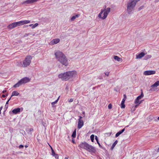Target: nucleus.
<instances>
[{"label":"nucleus","instance_id":"23","mask_svg":"<svg viewBox=\"0 0 159 159\" xmlns=\"http://www.w3.org/2000/svg\"><path fill=\"white\" fill-rule=\"evenodd\" d=\"M114 58L115 60H117V61H120L121 60V58H120L117 56H114Z\"/></svg>","mask_w":159,"mask_h":159},{"label":"nucleus","instance_id":"48","mask_svg":"<svg viewBox=\"0 0 159 159\" xmlns=\"http://www.w3.org/2000/svg\"><path fill=\"white\" fill-rule=\"evenodd\" d=\"M6 91H7L6 90H3L2 91V93H4L5 92H6Z\"/></svg>","mask_w":159,"mask_h":159},{"label":"nucleus","instance_id":"61","mask_svg":"<svg viewBox=\"0 0 159 159\" xmlns=\"http://www.w3.org/2000/svg\"><path fill=\"white\" fill-rule=\"evenodd\" d=\"M128 126V125H127V126H126V127H127Z\"/></svg>","mask_w":159,"mask_h":159},{"label":"nucleus","instance_id":"27","mask_svg":"<svg viewBox=\"0 0 159 159\" xmlns=\"http://www.w3.org/2000/svg\"><path fill=\"white\" fill-rule=\"evenodd\" d=\"M94 135L93 134H92L90 136V139L92 142H93V141L94 140Z\"/></svg>","mask_w":159,"mask_h":159},{"label":"nucleus","instance_id":"59","mask_svg":"<svg viewBox=\"0 0 159 159\" xmlns=\"http://www.w3.org/2000/svg\"><path fill=\"white\" fill-rule=\"evenodd\" d=\"M157 119L159 120V116L158 117Z\"/></svg>","mask_w":159,"mask_h":159},{"label":"nucleus","instance_id":"11","mask_svg":"<svg viewBox=\"0 0 159 159\" xmlns=\"http://www.w3.org/2000/svg\"><path fill=\"white\" fill-rule=\"evenodd\" d=\"M38 0H27L24 2H23L22 3V4H29L31 3H33L34 2H36Z\"/></svg>","mask_w":159,"mask_h":159},{"label":"nucleus","instance_id":"19","mask_svg":"<svg viewBox=\"0 0 159 159\" xmlns=\"http://www.w3.org/2000/svg\"><path fill=\"white\" fill-rule=\"evenodd\" d=\"M22 84L20 81L19 80L16 84L14 85L13 87L14 88L18 87Z\"/></svg>","mask_w":159,"mask_h":159},{"label":"nucleus","instance_id":"38","mask_svg":"<svg viewBox=\"0 0 159 159\" xmlns=\"http://www.w3.org/2000/svg\"><path fill=\"white\" fill-rule=\"evenodd\" d=\"M29 129L28 131H29V132H31L32 131H33V128H30V129Z\"/></svg>","mask_w":159,"mask_h":159},{"label":"nucleus","instance_id":"43","mask_svg":"<svg viewBox=\"0 0 159 159\" xmlns=\"http://www.w3.org/2000/svg\"><path fill=\"white\" fill-rule=\"evenodd\" d=\"M29 34H25L24 36V37H26V36H27Z\"/></svg>","mask_w":159,"mask_h":159},{"label":"nucleus","instance_id":"35","mask_svg":"<svg viewBox=\"0 0 159 159\" xmlns=\"http://www.w3.org/2000/svg\"><path fill=\"white\" fill-rule=\"evenodd\" d=\"M8 101H7L6 103L5 106V107L7 109L8 107Z\"/></svg>","mask_w":159,"mask_h":159},{"label":"nucleus","instance_id":"34","mask_svg":"<svg viewBox=\"0 0 159 159\" xmlns=\"http://www.w3.org/2000/svg\"><path fill=\"white\" fill-rule=\"evenodd\" d=\"M125 105L124 104H122V103H121V108H125Z\"/></svg>","mask_w":159,"mask_h":159},{"label":"nucleus","instance_id":"62","mask_svg":"<svg viewBox=\"0 0 159 159\" xmlns=\"http://www.w3.org/2000/svg\"><path fill=\"white\" fill-rule=\"evenodd\" d=\"M73 143H74V141H73Z\"/></svg>","mask_w":159,"mask_h":159},{"label":"nucleus","instance_id":"46","mask_svg":"<svg viewBox=\"0 0 159 159\" xmlns=\"http://www.w3.org/2000/svg\"><path fill=\"white\" fill-rule=\"evenodd\" d=\"M104 11V10H102L101 12H100V13H101V14H102Z\"/></svg>","mask_w":159,"mask_h":159},{"label":"nucleus","instance_id":"28","mask_svg":"<svg viewBox=\"0 0 159 159\" xmlns=\"http://www.w3.org/2000/svg\"><path fill=\"white\" fill-rule=\"evenodd\" d=\"M59 97H58V98H57V99L55 102H52L51 103V104H52V105L53 106V105H54L56 104L57 103V102H58V100H59Z\"/></svg>","mask_w":159,"mask_h":159},{"label":"nucleus","instance_id":"32","mask_svg":"<svg viewBox=\"0 0 159 159\" xmlns=\"http://www.w3.org/2000/svg\"><path fill=\"white\" fill-rule=\"evenodd\" d=\"M76 18V16H73L71 18V21H74L75 19Z\"/></svg>","mask_w":159,"mask_h":159},{"label":"nucleus","instance_id":"6","mask_svg":"<svg viewBox=\"0 0 159 159\" xmlns=\"http://www.w3.org/2000/svg\"><path fill=\"white\" fill-rule=\"evenodd\" d=\"M86 150L89 152L94 153H95L96 152V150L94 147L89 145L88 147Z\"/></svg>","mask_w":159,"mask_h":159},{"label":"nucleus","instance_id":"12","mask_svg":"<svg viewBox=\"0 0 159 159\" xmlns=\"http://www.w3.org/2000/svg\"><path fill=\"white\" fill-rule=\"evenodd\" d=\"M60 41V40L59 39H53L50 42V44L53 45L54 44H57Z\"/></svg>","mask_w":159,"mask_h":159},{"label":"nucleus","instance_id":"1","mask_svg":"<svg viewBox=\"0 0 159 159\" xmlns=\"http://www.w3.org/2000/svg\"><path fill=\"white\" fill-rule=\"evenodd\" d=\"M56 58L61 63L62 65L67 66L68 65L67 59L65 55L61 52L58 51L55 53Z\"/></svg>","mask_w":159,"mask_h":159},{"label":"nucleus","instance_id":"60","mask_svg":"<svg viewBox=\"0 0 159 159\" xmlns=\"http://www.w3.org/2000/svg\"><path fill=\"white\" fill-rule=\"evenodd\" d=\"M100 79H102V78H100Z\"/></svg>","mask_w":159,"mask_h":159},{"label":"nucleus","instance_id":"29","mask_svg":"<svg viewBox=\"0 0 159 159\" xmlns=\"http://www.w3.org/2000/svg\"><path fill=\"white\" fill-rule=\"evenodd\" d=\"M151 57H152V56L151 55H146L145 57V59H146V60L150 58Z\"/></svg>","mask_w":159,"mask_h":159},{"label":"nucleus","instance_id":"17","mask_svg":"<svg viewBox=\"0 0 159 159\" xmlns=\"http://www.w3.org/2000/svg\"><path fill=\"white\" fill-rule=\"evenodd\" d=\"M16 27V26L15 24V23H14V22L9 25L7 26V28L9 29H12Z\"/></svg>","mask_w":159,"mask_h":159},{"label":"nucleus","instance_id":"7","mask_svg":"<svg viewBox=\"0 0 159 159\" xmlns=\"http://www.w3.org/2000/svg\"><path fill=\"white\" fill-rule=\"evenodd\" d=\"M110 8L109 7H108L105 9V11L104 12L103 16L102 17L103 19H105L107 17L109 13L110 12Z\"/></svg>","mask_w":159,"mask_h":159},{"label":"nucleus","instance_id":"52","mask_svg":"<svg viewBox=\"0 0 159 159\" xmlns=\"http://www.w3.org/2000/svg\"><path fill=\"white\" fill-rule=\"evenodd\" d=\"M11 97H10L9 99L8 100H7V101H8V102H9V101L11 100Z\"/></svg>","mask_w":159,"mask_h":159},{"label":"nucleus","instance_id":"15","mask_svg":"<svg viewBox=\"0 0 159 159\" xmlns=\"http://www.w3.org/2000/svg\"><path fill=\"white\" fill-rule=\"evenodd\" d=\"M159 85V81H157L154 84L152 85L151 87L152 88L156 87L158 86ZM150 90L153 91L152 88L150 89Z\"/></svg>","mask_w":159,"mask_h":159},{"label":"nucleus","instance_id":"31","mask_svg":"<svg viewBox=\"0 0 159 159\" xmlns=\"http://www.w3.org/2000/svg\"><path fill=\"white\" fill-rule=\"evenodd\" d=\"M38 25V23H35L34 25H33V26H32V28H33V29L35 27L37 26Z\"/></svg>","mask_w":159,"mask_h":159},{"label":"nucleus","instance_id":"13","mask_svg":"<svg viewBox=\"0 0 159 159\" xmlns=\"http://www.w3.org/2000/svg\"><path fill=\"white\" fill-rule=\"evenodd\" d=\"M84 125V122L82 120H78V128L79 129H80Z\"/></svg>","mask_w":159,"mask_h":159},{"label":"nucleus","instance_id":"2","mask_svg":"<svg viewBox=\"0 0 159 159\" xmlns=\"http://www.w3.org/2000/svg\"><path fill=\"white\" fill-rule=\"evenodd\" d=\"M76 75V71H72L59 74L58 75V77L63 81H67L72 77L75 76Z\"/></svg>","mask_w":159,"mask_h":159},{"label":"nucleus","instance_id":"58","mask_svg":"<svg viewBox=\"0 0 159 159\" xmlns=\"http://www.w3.org/2000/svg\"><path fill=\"white\" fill-rule=\"evenodd\" d=\"M68 159V158L67 157H66L65 158V159Z\"/></svg>","mask_w":159,"mask_h":159},{"label":"nucleus","instance_id":"14","mask_svg":"<svg viewBox=\"0 0 159 159\" xmlns=\"http://www.w3.org/2000/svg\"><path fill=\"white\" fill-rule=\"evenodd\" d=\"M145 54L144 52H141L138 55H136V59H139L141 58L142 57L144 56Z\"/></svg>","mask_w":159,"mask_h":159},{"label":"nucleus","instance_id":"53","mask_svg":"<svg viewBox=\"0 0 159 159\" xmlns=\"http://www.w3.org/2000/svg\"><path fill=\"white\" fill-rule=\"evenodd\" d=\"M142 9V8L141 7H139V10H140L141 9Z\"/></svg>","mask_w":159,"mask_h":159},{"label":"nucleus","instance_id":"9","mask_svg":"<svg viewBox=\"0 0 159 159\" xmlns=\"http://www.w3.org/2000/svg\"><path fill=\"white\" fill-rule=\"evenodd\" d=\"M156 73L155 70H147L144 72V75H153Z\"/></svg>","mask_w":159,"mask_h":159},{"label":"nucleus","instance_id":"55","mask_svg":"<svg viewBox=\"0 0 159 159\" xmlns=\"http://www.w3.org/2000/svg\"><path fill=\"white\" fill-rule=\"evenodd\" d=\"M25 148H27V147H28V146L26 145L25 146Z\"/></svg>","mask_w":159,"mask_h":159},{"label":"nucleus","instance_id":"3","mask_svg":"<svg viewBox=\"0 0 159 159\" xmlns=\"http://www.w3.org/2000/svg\"><path fill=\"white\" fill-rule=\"evenodd\" d=\"M32 59V57L31 56H28L25 57V60L23 61L22 64V62H20L19 64H17V65L18 66L24 67H26L30 64Z\"/></svg>","mask_w":159,"mask_h":159},{"label":"nucleus","instance_id":"33","mask_svg":"<svg viewBox=\"0 0 159 159\" xmlns=\"http://www.w3.org/2000/svg\"><path fill=\"white\" fill-rule=\"evenodd\" d=\"M53 156H54L55 157V158L56 159H58L59 156H58V154H56L55 155H53Z\"/></svg>","mask_w":159,"mask_h":159},{"label":"nucleus","instance_id":"18","mask_svg":"<svg viewBox=\"0 0 159 159\" xmlns=\"http://www.w3.org/2000/svg\"><path fill=\"white\" fill-rule=\"evenodd\" d=\"M125 130V128H124L121 130L119 131L115 135L116 137H117L119 136L120 134L123 133Z\"/></svg>","mask_w":159,"mask_h":159},{"label":"nucleus","instance_id":"21","mask_svg":"<svg viewBox=\"0 0 159 159\" xmlns=\"http://www.w3.org/2000/svg\"><path fill=\"white\" fill-rule=\"evenodd\" d=\"M95 140H96L97 143L99 145V147L101 148H102V149H103L104 148L103 147H102L100 144V143H99V141H98V137H97V136H96L95 137Z\"/></svg>","mask_w":159,"mask_h":159},{"label":"nucleus","instance_id":"54","mask_svg":"<svg viewBox=\"0 0 159 159\" xmlns=\"http://www.w3.org/2000/svg\"><path fill=\"white\" fill-rule=\"evenodd\" d=\"M33 24H30V25H29V26H33Z\"/></svg>","mask_w":159,"mask_h":159},{"label":"nucleus","instance_id":"41","mask_svg":"<svg viewBox=\"0 0 159 159\" xmlns=\"http://www.w3.org/2000/svg\"><path fill=\"white\" fill-rule=\"evenodd\" d=\"M23 147H24V146L23 145H20L19 146V148H23Z\"/></svg>","mask_w":159,"mask_h":159},{"label":"nucleus","instance_id":"36","mask_svg":"<svg viewBox=\"0 0 159 159\" xmlns=\"http://www.w3.org/2000/svg\"><path fill=\"white\" fill-rule=\"evenodd\" d=\"M108 108L109 109H111L112 108V105L111 104H109L108 105Z\"/></svg>","mask_w":159,"mask_h":159},{"label":"nucleus","instance_id":"10","mask_svg":"<svg viewBox=\"0 0 159 159\" xmlns=\"http://www.w3.org/2000/svg\"><path fill=\"white\" fill-rule=\"evenodd\" d=\"M22 84H25L30 81V79L27 77L22 78L20 80Z\"/></svg>","mask_w":159,"mask_h":159},{"label":"nucleus","instance_id":"40","mask_svg":"<svg viewBox=\"0 0 159 159\" xmlns=\"http://www.w3.org/2000/svg\"><path fill=\"white\" fill-rule=\"evenodd\" d=\"M125 99H122V102H121V103H122V104H124V103H125Z\"/></svg>","mask_w":159,"mask_h":159},{"label":"nucleus","instance_id":"44","mask_svg":"<svg viewBox=\"0 0 159 159\" xmlns=\"http://www.w3.org/2000/svg\"><path fill=\"white\" fill-rule=\"evenodd\" d=\"M126 98V95L125 94L124 95V98H123V99H125V100Z\"/></svg>","mask_w":159,"mask_h":159},{"label":"nucleus","instance_id":"49","mask_svg":"<svg viewBox=\"0 0 159 159\" xmlns=\"http://www.w3.org/2000/svg\"><path fill=\"white\" fill-rule=\"evenodd\" d=\"M2 97L3 98H5V97H6V96L4 94H2Z\"/></svg>","mask_w":159,"mask_h":159},{"label":"nucleus","instance_id":"51","mask_svg":"<svg viewBox=\"0 0 159 159\" xmlns=\"http://www.w3.org/2000/svg\"><path fill=\"white\" fill-rule=\"evenodd\" d=\"M157 152H159V148H158L157 149Z\"/></svg>","mask_w":159,"mask_h":159},{"label":"nucleus","instance_id":"5","mask_svg":"<svg viewBox=\"0 0 159 159\" xmlns=\"http://www.w3.org/2000/svg\"><path fill=\"white\" fill-rule=\"evenodd\" d=\"M143 92L142 91L141 95L138 96L134 102L136 104H138V105L141 104L142 103V102L143 101V100H142L141 101L139 102V100L141 98H143Z\"/></svg>","mask_w":159,"mask_h":159},{"label":"nucleus","instance_id":"50","mask_svg":"<svg viewBox=\"0 0 159 159\" xmlns=\"http://www.w3.org/2000/svg\"><path fill=\"white\" fill-rule=\"evenodd\" d=\"M79 15H76L75 16H76V17H79Z\"/></svg>","mask_w":159,"mask_h":159},{"label":"nucleus","instance_id":"20","mask_svg":"<svg viewBox=\"0 0 159 159\" xmlns=\"http://www.w3.org/2000/svg\"><path fill=\"white\" fill-rule=\"evenodd\" d=\"M19 93L17 91H14L12 92V94L11 96V97L13 96H17L19 95Z\"/></svg>","mask_w":159,"mask_h":159},{"label":"nucleus","instance_id":"57","mask_svg":"<svg viewBox=\"0 0 159 159\" xmlns=\"http://www.w3.org/2000/svg\"><path fill=\"white\" fill-rule=\"evenodd\" d=\"M135 1H137V2L139 1L140 0H135Z\"/></svg>","mask_w":159,"mask_h":159},{"label":"nucleus","instance_id":"8","mask_svg":"<svg viewBox=\"0 0 159 159\" xmlns=\"http://www.w3.org/2000/svg\"><path fill=\"white\" fill-rule=\"evenodd\" d=\"M89 145V144L86 142H84L81 143L80 145L79 146L81 148L84 149L86 150Z\"/></svg>","mask_w":159,"mask_h":159},{"label":"nucleus","instance_id":"42","mask_svg":"<svg viewBox=\"0 0 159 159\" xmlns=\"http://www.w3.org/2000/svg\"><path fill=\"white\" fill-rule=\"evenodd\" d=\"M73 98H70L69 100V102H73Z\"/></svg>","mask_w":159,"mask_h":159},{"label":"nucleus","instance_id":"30","mask_svg":"<svg viewBox=\"0 0 159 159\" xmlns=\"http://www.w3.org/2000/svg\"><path fill=\"white\" fill-rule=\"evenodd\" d=\"M50 147L51 148L52 155L53 156V155H55L56 154L55 153V152L54 150H53V148H52V147H51V146H50Z\"/></svg>","mask_w":159,"mask_h":159},{"label":"nucleus","instance_id":"37","mask_svg":"<svg viewBox=\"0 0 159 159\" xmlns=\"http://www.w3.org/2000/svg\"><path fill=\"white\" fill-rule=\"evenodd\" d=\"M102 14H101V13H99L98 14V16L99 18H102V17H102Z\"/></svg>","mask_w":159,"mask_h":159},{"label":"nucleus","instance_id":"25","mask_svg":"<svg viewBox=\"0 0 159 159\" xmlns=\"http://www.w3.org/2000/svg\"><path fill=\"white\" fill-rule=\"evenodd\" d=\"M22 25L29 23L30 22V21L29 20H22Z\"/></svg>","mask_w":159,"mask_h":159},{"label":"nucleus","instance_id":"24","mask_svg":"<svg viewBox=\"0 0 159 159\" xmlns=\"http://www.w3.org/2000/svg\"><path fill=\"white\" fill-rule=\"evenodd\" d=\"M14 23H15L16 26L22 25V21L14 22Z\"/></svg>","mask_w":159,"mask_h":159},{"label":"nucleus","instance_id":"47","mask_svg":"<svg viewBox=\"0 0 159 159\" xmlns=\"http://www.w3.org/2000/svg\"><path fill=\"white\" fill-rule=\"evenodd\" d=\"M2 108V107H0V114L1 113V110Z\"/></svg>","mask_w":159,"mask_h":159},{"label":"nucleus","instance_id":"4","mask_svg":"<svg viewBox=\"0 0 159 159\" xmlns=\"http://www.w3.org/2000/svg\"><path fill=\"white\" fill-rule=\"evenodd\" d=\"M137 2V1L130 0L127 4V11L129 14H130L134 10Z\"/></svg>","mask_w":159,"mask_h":159},{"label":"nucleus","instance_id":"26","mask_svg":"<svg viewBox=\"0 0 159 159\" xmlns=\"http://www.w3.org/2000/svg\"><path fill=\"white\" fill-rule=\"evenodd\" d=\"M72 137L73 138H75L76 137V129L74 131L72 134Z\"/></svg>","mask_w":159,"mask_h":159},{"label":"nucleus","instance_id":"45","mask_svg":"<svg viewBox=\"0 0 159 159\" xmlns=\"http://www.w3.org/2000/svg\"><path fill=\"white\" fill-rule=\"evenodd\" d=\"M82 117L81 116H80L79 117V118L78 119V120H82Z\"/></svg>","mask_w":159,"mask_h":159},{"label":"nucleus","instance_id":"39","mask_svg":"<svg viewBox=\"0 0 159 159\" xmlns=\"http://www.w3.org/2000/svg\"><path fill=\"white\" fill-rule=\"evenodd\" d=\"M105 75H106L107 76H108V75H109V73L108 72H105L104 73Z\"/></svg>","mask_w":159,"mask_h":159},{"label":"nucleus","instance_id":"56","mask_svg":"<svg viewBox=\"0 0 159 159\" xmlns=\"http://www.w3.org/2000/svg\"><path fill=\"white\" fill-rule=\"evenodd\" d=\"M6 96H8V94L7 93L6 95H5Z\"/></svg>","mask_w":159,"mask_h":159},{"label":"nucleus","instance_id":"22","mask_svg":"<svg viewBox=\"0 0 159 159\" xmlns=\"http://www.w3.org/2000/svg\"><path fill=\"white\" fill-rule=\"evenodd\" d=\"M118 143L117 140H116L115 141V142H114V143L112 145V146L111 147V150H112L113 148H114L115 146Z\"/></svg>","mask_w":159,"mask_h":159},{"label":"nucleus","instance_id":"16","mask_svg":"<svg viewBox=\"0 0 159 159\" xmlns=\"http://www.w3.org/2000/svg\"><path fill=\"white\" fill-rule=\"evenodd\" d=\"M20 111V109L19 108L15 109L12 111V113L14 114H16Z\"/></svg>","mask_w":159,"mask_h":159}]
</instances>
